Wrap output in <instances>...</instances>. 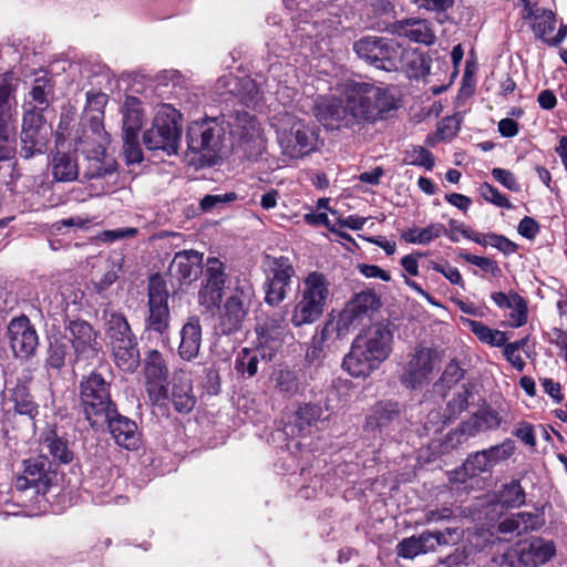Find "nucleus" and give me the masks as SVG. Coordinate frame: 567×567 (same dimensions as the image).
I'll return each instance as SVG.
<instances>
[{"mask_svg": "<svg viewBox=\"0 0 567 567\" xmlns=\"http://www.w3.org/2000/svg\"><path fill=\"white\" fill-rule=\"evenodd\" d=\"M492 175L499 184H502L507 189L512 192H519V184L517 183V179L512 172L504 168H494L492 171Z\"/></svg>", "mask_w": 567, "mask_h": 567, "instance_id": "obj_59", "label": "nucleus"}, {"mask_svg": "<svg viewBox=\"0 0 567 567\" xmlns=\"http://www.w3.org/2000/svg\"><path fill=\"white\" fill-rule=\"evenodd\" d=\"M517 230L523 237L534 239L539 233V225L534 218L525 216L519 221Z\"/></svg>", "mask_w": 567, "mask_h": 567, "instance_id": "obj_63", "label": "nucleus"}, {"mask_svg": "<svg viewBox=\"0 0 567 567\" xmlns=\"http://www.w3.org/2000/svg\"><path fill=\"white\" fill-rule=\"evenodd\" d=\"M473 396L472 390L467 385H462L446 405L447 417L456 419L468 406L470 399Z\"/></svg>", "mask_w": 567, "mask_h": 567, "instance_id": "obj_44", "label": "nucleus"}, {"mask_svg": "<svg viewBox=\"0 0 567 567\" xmlns=\"http://www.w3.org/2000/svg\"><path fill=\"white\" fill-rule=\"evenodd\" d=\"M50 85L47 81L37 79L35 83L30 92V95L35 103L34 109L43 111L49 105L48 95L50 93Z\"/></svg>", "mask_w": 567, "mask_h": 567, "instance_id": "obj_51", "label": "nucleus"}, {"mask_svg": "<svg viewBox=\"0 0 567 567\" xmlns=\"http://www.w3.org/2000/svg\"><path fill=\"white\" fill-rule=\"evenodd\" d=\"M484 451L493 468L499 462L506 461L513 455L515 444L512 440H505L503 443L493 445Z\"/></svg>", "mask_w": 567, "mask_h": 567, "instance_id": "obj_48", "label": "nucleus"}, {"mask_svg": "<svg viewBox=\"0 0 567 567\" xmlns=\"http://www.w3.org/2000/svg\"><path fill=\"white\" fill-rule=\"evenodd\" d=\"M74 350V362L91 360L97 357L100 346L99 332L84 320H72L65 328Z\"/></svg>", "mask_w": 567, "mask_h": 567, "instance_id": "obj_18", "label": "nucleus"}, {"mask_svg": "<svg viewBox=\"0 0 567 567\" xmlns=\"http://www.w3.org/2000/svg\"><path fill=\"white\" fill-rule=\"evenodd\" d=\"M110 433L115 440L116 444L127 450H135L140 444V434L137 432V425L131 419L118 414L115 408V413L110 415L107 422Z\"/></svg>", "mask_w": 567, "mask_h": 567, "instance_id": "obj_27", "label": "nucleus"}, {"mask_svg": "<svg viewBox=\"0 0 567 567\" xmlns=\"http://www.w3.org/2000/svg\"><path fill=\"white\" fill-rule=\"evenodd\" d=\"M49 167L53 183H70L76 181L80 175L76 151L56 148L51 154Z\"/></svg>", "mask_w": 567, "mask_h": 567, "instance_id": "obj_25", "label": "nucleus"}, {"mask_svg": "<svg viewBox=\"0 0 567 567\" xmlns=\"http://www.w3.org/2000/svg\"><path fill=\"white\" fill-rule=\"evenodd\" d=\"M259 359L261 358L255 349L244 348L237 355L235 369L238 373L251 378L258 371Z\"/></svg>", "mask_w": 567, "mask_h": 567, "instance_id": "obj_41", "label": "nucleus"}, {"mask_svg": "<svg viewBox=\"0 0 567 567\" xmlns=\"http://www.w3.org/2000/svg\"><path fill=\"white\" fill-rule=\"evenodd\" d=\"M79 405L91 427L103 429L116 408L111 398L110 382L95 371L83 377L79 384Z\"/></svg>", "mask_w": 567, "mask_h": 567, "instance_id": "obj_4", "label": "nucleus"}, {"mask_svg": "<svg viewBox=\"0 0 567 567\" xmlns=\"http://www.w3.org/2000/svg\"><path fill=\"white\" fill-rule=\"evenodd\" d=\"M396 553L405 559H413L419 555H423L417 536L403 538L396 545Z\"/></svg>", "mask_w": 567, "mask_h": 567, "instance_id": "obj_53", "label": "nucleus"}, {"mask_svg": "<svg viewBox=\"0 0 567 567\" xmlns=\"http://www.w3.org/2000/svg\"><path fill=\"white\" fill-rule=\"evenodd\" d=\"M480 194L485 200L494 204L497 207L507 209L512 208V204L508 200V198L504 194H502L496 187L488 183H483L481 185Z\"/></svg>", "mask_w": 567, "mask_h": 567, "instance_id": "obj_50", "label": "nucleus"}, {"mask_svg": "<svg viewBox=\"0 0 567 567\" xmlns=\"http://www.w3.org/2000/svg\"><path fill=\"white\" fill-rule=\"evenodd\" d=\"M409 163L415 166L425 167L431 171L434 167L435 161L433 154L423 146H415L408 153Z\"/></svg>", "mask_w": 567, "mask_h": 567, "instance_id": "obj_52", "label": "nucleus"}, {"mask_svg": "<svg viewBox=\"0 0 567 567\" xmlns=\"http://www.w3.org/2000/svg\"><path fill=\"white\" fill-rule=\"evenodd\" d=\"M120 266L113 265L110 270H107L101 279L95 284V289L99 293L107 290L118 278Z\"/></svg>", "mask_w": 567, "mask_h": 567, "instance_id": "obj_64", "label": "nucleus"}, {"mask_svg": "<svg viewBox=\"0 0 567 567\" xmlns=\"http://www.w3.org/2000/svg\"><path fill=\"white\" fill-rule=\"evenodd\" d=\"M249 288L238 287L218 308L216 329L223 334H233L243 328L250 307Z\"/></svg>", "mask_w": 567, "mask_h": 567, "instance_id": "obj_11", "label": "nucleus"}, {"mask_svg": "<svg viewBox=\"0 0 567 567\" xmlns=\"http://www.w3.org/2000/svg\"><path fill=\"white\" fill-rule=\"evenodd\" d=\"M178 354L183 360L192 361L197 358L203 339L202 324L197 316L189 317L183 324Z\"/></svg>", "mask_w": 567, "mask_h": 567, "instance_id": "obj_28", "label": "nucleus"}, {"mask_svg": "<svg viewBox=\"0 0 567 567\" xmlns=\"http://www.w3.org/2000/svg\"><path fill=\"white\" fill-rule=\"evenodd\" d=\"M168 290L159 276H152L148 281V317L146 329L165 334L169 329L171 312Z\"/></svg>", "mask_w": 567, "mask_h": 567, "instance_id": "obj_13", "label": "nucleus"}, {"mask_svg": "<svg viewBox=\"0 0 567 567\" xmlns=\"http://www.w3.org/2000/svg\"><path fill=\"white\" fill-rule=\"evenodd\" d=\"M45 444L54 460L63 464L72 462L73 453L64 439L59 437L55 433H51L47 436Z\"/></svg>", "mask_w": 567, "mask_h": 567, "instance_id": "obj_43", "label": "nucleus"}, {"mask_svg": "<svg viewBox=\"0 0 567 567\" xmlns=\"http://www.w3.org/2000/svg\"><path fill=\"white\" fill-rule=\"evenodd\" d=\"M484 450L468 454L463 465L451 475V481L464 483L467 478L492 471Z\"/></svg>", "mask_w": 567, "mask_h": 567, "instance_id": "obj_32", "label": "nucleus"}, {"mask_svg": "<svg viewBox=\"0 0 567 567\" xmlns=\"http://www.w3.org/2000/svg\"><path fill=\"white\" fill-rule=\"evenodd\" d=\"M434 371V353L430 348L416 346L408 354L400 374L401 384L409 390L426 386Z\"/></svg>", "mask_w": 567, "mask_h": 567, "instance_id": "obj_10", "label": "nucleus"}, {"mask_svg": "<svg viewBox=\"0 0 567 567\" xmlns=\"http://www.w3.org/2000/svg\"><path fill=\"white\" fill-rule=\"evenodd\" d=\"M353 49L360 59L386 72L398 70L401 63L402 48L390 39L364 37L354 43Z\"/></svg>", "mask_w": 567, "mask_h": 567, "instance_id": "obj_9", "label": "nucleus"}, {"mask_svg": "<svg viewBox=\"0 0 567 567\" xmlns=\"http://www.w3.org/2000/svg\"><path fill=\"white\" fill-rule=\"evenodd\" d=\"M105 334L115 364L125 372H134L141 362L137 339L124 315L104 310Z\"/></svg>", "mask_w": 567, "mask_h": 567, "instance_id": "obj_5", "label": "nucleus"}, {"mask_svg": "<svg viewBox=\"0 0 567 567\" xmlns=\"http://www.w3.org/2000/svg\"><path fill=\"white\" fill-rule=\"evenodd\" d=\"M269 380L275 392L287 399L295 396L303 389L298 373L293 370H275Z\"/></svg>", "mask_w": 567, "mask_h": 567, "instance_id": "obj_34", "label": "nucleus"}, {"mask_svg": "<svg viewBox=\"0 0 567 567\" xmlns=\"http://www.w3.org/2000/svg\"><path fill=\"white\" fill-rule=\"evenodd\" d=\"M107 103V95L97 92V91H89L86 93V105L84 107V114L85 116H89V114L94 113H103L104 114V107Z\"/></svg>", "mask_w": 567, "mask_h": 567, "instance_id": "obj_54", "label": "nucleus"}, {"mask_svg": "<svg viewBox=\"0 0 567 567\" xmlns=\"http://www.w3.org/2000/svg\"><path fill=\"white\" fill-rule=\"evenodd\" d=\"M14 127L12 124H0V162L8 161L14 154Z\"/></svg>", "mask_w": 567, "mask_h": 567, "instance_id": "obj_49", "label": "nucleus"}, {"mask_svg": "<svg viewBox=\"0 0 567 567\" xmlns=\"http://www.w3.org/2000/svg\"><path fill=\"white\" fill-rule=\"evenodd\" d=\"M51 133V127L47 124L41 113L27 112L23 116L20 134V155L29 159L35 155L43 154L48 148Z\"/></svg>", "mask_w": 567, "mask_h": 567, "instance_id": "obj_12", "label": "nucleus"}, {"mask_svg": "<svg viewBox=\"0 0 567 567\" xmlns=\"http://www.w3.org/2000/svg\"><path fill=\"white\" fill-rule=\"evenodd\" d=\"M172 402L178 413H189L195 406L192 381L183 371L174 373Z\"/></svg>", "mask_w": 567, "mask_h": 567, "instance_id": "obj_31", "label": "nucleus"}, {"mask_svg": "<svg viewBox=\"0 0 567 567\" xmlns=\"http://www.w3.org/2000/svg\"><path fill=\"white\" fill-rule=\"evenodd\" d=\"M433 269L440 274H442L452 285L460 286L464 288V280L462 278L461 272L457 268L449 266V265H439L435 264Z\"/></svg>", "mask_w": 567, "mask_h": 567, "instance_id": "obj_61", "label": "nucleus"}, {"mask_svg": "<svg viewBox=\"0 0 567 567\" xmlns=\"http://www.w3.org/2000/svg\"><path fill=\"white\" fill-rule=\"evenodd\" d=\"M446 234V228L441 223L431 224L425 228H411L404 231L402 237L411 244L426 245Z\"/></svg>", "mask_w": 567, "mask_h": 567, "instance_id": "obj_40", "label": "nucleus"}, {"mask_svg": "<svg viewBox=\"0 0 567 567\" xmlns=\"http://www.w3.org/2000/svg\"><path fill=\"white\" fill-rule=\"evenodd\" d=\"M250 140L259 131L257 120L247 112L237 113L234 123L225 125V117H206L193 122L187 131L188 148L208 162L220 158L228 148V131Z\"/></svg>", "mask_w": 567, "mask_h": 567, "instance_id": "obj_2", "label": "nucleus"}, {"mask_svg": "<svg viewBox=\"0 0 567 567\" xmlns=\"http://www.w3.org/2000/svg\"><path fill=\"white\" fill-rule=\"evenodd\" d=\"M22 474L16 478L14 486L18 491L33 488L37 494H45L55 477V471L47 456L23 461Z\"/></svg>", "mask_w": 567, "mask_h": 567, "instance_id": "obj_15", "label": "nucleus"}, {"mask_svg": "<svg viewBox=\"0 0 567 567\" xmlns=\"http://www.w3.org/2000/svg\"><path fill=\"white\" fill-rule=\"evenodd\" d=\"M522 565L537 567L555 555L553 543L537 538L530 543H519L515 549Z\"/></svg>", "mask_w": 567, "mask_h": 567, "instance_id": "obj_29", "label": "nucleus"}, {"mask_svg": "<svg viewBox=\"0 0 567 567\" xmlns=\"http://www.w3.org/2000/svg\"><path fill=\"white\" fill-rule=\"evenodd\" d=\"M433 533L437 547L455 545L462 537V533L457 528L449 527L443 530H433Z\"/></svg>", "mask_w": 567, "mask_h": 567, "instance_id": "obj_58", "label": "nucleus"}, {"mask_svg": "<svg viewBox=\"0 0 567 567\" xmlns=\"http://www.w3.org/2000/svg\"><path fill=\"white\" fill-rule=\"evenodd\" d=\"M182 115L169 104L158 107L152 126L143 134V143L150 151L176 154L182 136Z\"/></svg>", "mask_w": 567, "mask_h": 567, "instance_id": "obj_7", "label": "nucleus"}, {"mask_svg": "<svg viewBox=\"0 0 567 567\" xmlns=\"http://www.w3.org/2000/svg\"><path fill=\"white\" fill-rule=\"evenodd\" d=\"M487 238L488 246L498 249L505 255L514 254L518 248V246L515 243H513L512 240L502 235L487 234Z\"/></svg>", "mask_w": 567, "mask_h": 567, "instance_id": "obj_57", "label": "nucleus"}, {"mask_svg": "<svg viewBox=\"0 0 567 567\" xmlns=\"http://www.w3.org/2000/svg\"><path fill=\"white\" fill-rule=\"evenodd\" d=\"M509 312V326L513 328H519L527 322V303L523 297L518 293H513L512 305L508 308Z\"/></svg>", "mask_w": 567, "mask_h": 567, "instance_id": "obj_47", "label": "nucleus"}, {"mask_svg": "<svg viewBox=\"0 0 567 567\" xmlns=\"http://www.w3.org/2000/svg\"><path fill=\"white\" fill-rule=\"evenodd\" d=\"M556 28V18L555 13L550 10H543L542 13L535 14V22L533 24V30L535 34L542 39L544 42L550 39L547 37L553 33Z\"/></svg>", "mask_w": 567, "mask_h": 567, "instance_id": "obj_45", "label": "nucleus"}, {"mask_svg": "<svg viewBox=\"0 0 567 567\" xmlns=\"http://www.w3.org/2000/svg\"><path fill=\"white\" fill-rule=\"evenodd\" d=\"M10 401L17 413L33 419L38 414V404L33 401L28 388L17 384L10 390Z\"/></svg>", "mask_w": 567, "mask_h": 567, "instance_id": "obj_37", "label": "nucleus"}, {"mask_svg": "<svg viewBox=\"0 0 567 567\" xmlns=\"http://www.w3.org/2000/svg\"><path fill=\"white\" fill-rule=\"evenodd\" d=\"M318 132L303 120L286 114L277 128V140L282 153L290 158H301L318 148Z\"/></svg>", "mask_w": 567, "mask_h": 567, "instance_id": "obj_8", "label": "nucleus"}, {"mask_svg": "<svg viewBox=\"0 0 567 567\" xmlns=\"http://www.w3.org/2000/svg\"><path fill=\"white\" fill-rule=\"evenodd\" d=\"M496 498L504 508H517L525 504V491L519 481L513 480L502 486Z\"/></svg>", "mask_w": 567, "mask_h": 567, "instance_id": "obj_38", "label": "nucleus"}, {"mask_svg": "<svg viewBox=\"0 0 567 567\" xmlns=\"http://www.w3.org/2000/svg\"><path fill=\"white\" fill-rule=\"evenodd\" d=\"M84 154L83 177L85 179L103 178L116 171V162L105 154L107 143H95L92 148L87 147L86 141L80 142Z\"/></svg>", "mask_w": 567, "mask_h": 567, "instance_id": "obj_21", "label": "nucleus"}, {"mask_svg": "<svg viewBox=\"0 0 567 567\" xmlns=\"http://www.w3.org/2000/svg\"><path fill=\"white\" fill-rule=\"evenodd\" d=\"M257 344L254 348L264 361H271L281 348L286 326L282 320H267L259 324Z\"/></svg>", "mask_w": 567, "mask_h": 567, "instance_id": "obj_22", "label": "nucleus"}, {"mask_svg": "<svg viewBox=\"0 0 567 567\" xmlns=\"http://www.w3.org/2000/svg\"><path fill=\"white\" fill-rule=\"evenodd\" d=\"M227 275L224 264L215 257H209L206 262L203 286L198 292L199 303L206 308L216 306L223 296Z\"/></svg>", "mask_w": 567, "mask_h": 567, "instance_id": "obj_19", "label": "nucleus"}, {"mask_svg": "<svg viewBox=\"0 0 567 567\" xmlns=\"http://www.w3.org/2000/svg\"><path fill=\"white\" fill-rule=\"evenodd\" d=\"M464 375V370L454 361L446 364L441 381L451 386L457 383Z\"/></svg>", "mask_w": 567, "mask_h": 567, "instance_id": "obj_60", "label": "nucleus"}, {"mask_svg": "<svg viewBox=\"0 0 567 567\" xmlns=\"http://www.w3.org/2000/svg\"><path fill=\"white\" fill-rule=\"evenodd\" d=\"M293 276L295 268L288 257L272 258V262L266 271V281L264 282L265 301L267 305L277 307L286 299Z\"/></svg>", "mask_w": 567, "mask_h": 567, "instance_id": "obj_14", "label": "nucleus"}, {"mask_svg": "<svg viewBox=\"0 0 567 567\" xmlns=\"http://www.w3.org/2000/svg\"><path fill=\"white\" fill-rule=\"evenodd\" d=\"M74 358L70 352L69 342L59 337L50 339L45 367L50 370L60 371L66 362H73Z\"/></svg>", "mask_w": 567, "mask_h": 567, "instance_id": "obj_36", "label": "nucleus"}, {"mask_svg": "<svg viewBox=\"0 0 567 567\" xmlns=\"http://www.w3.org/2000/svg\"><path fill=\"white\" fill-rule=\"evenodd\" d=\"M124 140V154L126 161L131 164L140 163L143 159L142 150L138 143V135H125Z\"/></svg>", "mask_w": 567, "mask_h": 567, "instance_id": "obj_55", "label": "nucleus"}, {"mask_svg": "<svg viewBox=\"0 0 567 567\" xmlns=\"http://www.w3.org/2000/svg\"><path fill=\"white\" fill-rule=\"evenodd\" d=\"M137 233V228L134 227L117 228L103 231L101 234V238L105 241L113 243L123 238L134 237Z\"/></svg>", "mask_w": 567, "mask_h": 567, "instance_id": "obj_62", "label": "nucleus"}, {"mask_svg": "<svg viewBox=\"0 0 567 567\" xmlns=\"http://www.w3.org/2000/svg\"><path fill=\"white\" fill-rule=\"evenodd\" d=\"M203 255L196 250H182L175 254L169 274L181 284H190L200 272Z\"/></svg>", "mask_w": 567, "mask_h": 567, "instance_id": "obj_26", "label": "nucleus"}, {"mask_svg": "<svg viewBox=\"0 0 567 567\" xmlns=\"http://www.w3.org/2000/svg\"><path fill=\"white\" fill-rule=\"evenodd\" d=\"M466 322L478 340L491 347H504L508 340L504 331L492 329L481 321L467 319Z\"/></svg>", "mask_w": 567, "mask_h": 567, "instance_id": "obj_39", "label": "nucleus"}, {"mask_svg": "<svg viewBox=\"0 0 567 567\" xmlns=\"http://www.w3.org/2000/svg\"><path fill=\"white\" fill-rule=\"evenodd\" d=\"M463 258L467 262L481 268L485 272L492 274L493 276H497L501 272V268L498 267L497 262L491 258L472 254H465Z\"/></svg>", "mask_w": 567, "mask_h": 567, "instance_id": "obj_56", "label": "nucleus"}, {"mask_svg": "<svg viewBox=\"0 0 567 567\" xmlns=\"http://www.w3.org/2000/svg\"><path fill=\"white\" fill-rule=\"evenodd\" d=\"M103 113L89 114V116L83 115V122L87 125L91 133L90 137H92L94 143H109V136L103 125ZM85 137L89 138L87 135Z\"/></svg>", "mask_w": 567, "mask_h": 567, "instance_id": "obj_46", "label": "nucleus"}, {"mask_svg": "<svg viewBox=\"0 0 567 567\" xmlns=\"http://www.w3.org/2000/svg\"><path fill=\"white\" fill-rule=\"evenodd\" d=\"M392 343L393 333L386 324H371L354 338L342 367L352 377H369L390 357Z\"/></svg>", "mask_w": 567, "mask_h": 567, "instance_id": "obj_3", "label": "nucleus"}, {"mask_svg": "<svg viewBox=\"0 0 567 567\" xmlns=\"http://www.w3.org/2000/svg\"><path fill=\"white\" fill-rule=\"evenodd\" d=\"M401 408L394 401H381L377 403L365 417L364 430L368 432L390 431L400 423Z\"/></svg>", "mask_w": 567, "mask_h": 567, "instance_id": "obj_24", "label": "nucleus"}, {"mask_svg": "<svg viewBox=\"0 0 567 567\" xmlns=\"http://www.w3.org/2000/svg\"><path fill=\"white\" fill-rule=\"evenodd\" d=\"M392 32L399 37H405L411 41L431 45L435 41V34L426 20L405 19L392 24Z\"/></svg>", "mask_w": 567, "mask_h": 567, "instance_id": "obj_30", "label": "nucleus"}, {"mask_svg": "<svg viewBox=\"0 0 567 567\" xmlns=\"http://www.w3.org/2000/svg\"><path fill=\"white\" fill-rule=\"evenodd\" d=\"M329 297V281L318 271L307 275L299 290L290 321L295 327L312 324L323 315Z\"/></svg>", "mask_w": 567, "mask_h": 567, "instance_id": "obj_6", "label": "nucleus"}, {"mask_svg": "<svg viewBox=\"0 0 567 567\" xmlns=\"http://www.w3.org/2000/svg\"><path fill=\"white\" fill-rule=\"evenodd\" d=\"M380 306L378 296L371 291H361L347 303L339 316L338 324L343 329L355 328L369 318Z\"/></svg>", "mask_w": 567, "mask_h": 567, "instance_id": "obj_20", "label": "nucleus"}, {"mask_svg": "<svg viewBox=\"0 0 567 567\" xmlns=\"http://www.w3.org/2000/svg\"><path fill=\"white\" fill-rule=\"evenodd\" d=\"M322 415V409L318 404L307 403L301 405L296 412L295 425L299 429V432L307 431L312 426Z\"/></svg>", "mask_w": 567, "mask_h": 567, "instance_id": "obj_42", "label": "nucleus"}, {"mask_svg": "<svg viewBox=\"0 0 567 567\" xmlns=\"http://www.w3.org/2000/svg\"><path fill=\"white\" fill-rule=\"evenodd\" d=\"M501 425L498 413L489 408L481 409L466 421H463L455 430L457 443L461 444L481 432L495 430Z\"/></svg>", "mask_w": 567, "mask_h": 567, "instance_id": "obj_23", "label": "nucleus"}, {"mask_svg": "<svg viewBox=\"0 0 567 567\" xmlns=\"http://www.w3.org/2000/svg\"><path fill=\"white\" fill-rule=\"evenodd\" d=\"M7 336L13 355L18 359H29L34 354L39 344L35 328L25 316L13 318L8 324Z\"/></svg>", "mask_w": 567, "mask_h": 567, "instance_id": "obj_17", "label": "nucleus"}, {"mask_svg": "<svg viewBox=\"0 0 567 567\" xmlns=\"http://www.w3.org/2000/svg\"><path fill=\"white\" fill-rule=\"evenodd\" d=\"M145 389L154 404H164L168 398V369L162 353L152 350L146 354L144 364Z\"/></svg>", "mask_w": 567, "mask_h": 567, "instance_id": "obj_16", "label": "nucleus"}, {"mask_svg": "<svg viewBox=\"0 0 567 567\" xmlns=\"http://www.w3.org/2000/svg\"><path fill=\"white\" fill-rule=\"evenodd\" d=\"M16 111V85L9 74H2L0 75V124H12Z\"/></svg>", "mask_w": 567, "mask_h": 567, "instance_id": "obj_35", "label": "nucleus"}, {"mask_svg": "<svg viewBox=\"0 0 567 567\" xmlns=\"http://www.w3.org/2000/svg\"><path fill=\"white\" fill-rule=\"evenodd\" d=\"M144 123V113L141 101L135 96H127L122 106L123 136L138 135Z\"/></svg>", "mask_w": 567, "mask_h": 567, "instance_id": "obj_33", "label": "nucleus"}, {"mask_svg": "<svg viewBox=\"0 0 567 567\" xmlns=\"http://www.w3.org/2000/svg\"><path fill=\"white\" fill-rule=\"evenodd\" d=\"M338 95L317 100L315 115L330 130L364 127L388 120L399 107L391 87L364 81H347Z\"/></svg>", "mask_w": 567, "mask_h": 567, "instance_id": "obj_1", "label": "nucleus"}]
</instances>
